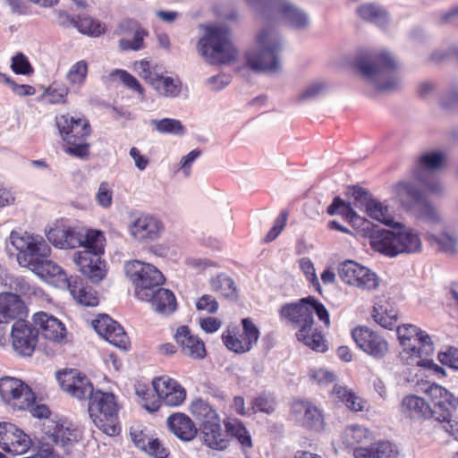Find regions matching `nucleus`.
<instances>
[{"instance_id":"c756f323","label":"nucleus","mask_w":458,"mask_h":458,"mask_svg":"<svg viewBox=\"0 0 458 458\" xmlns=\"http://www.w3.org/2000/svg\"><path fill=\"white\" fill-rule=\"evenodd\" d=\"M140 301L149 302L152 309L162 315L173 313L177 306L174 293L160 286L150 291L146 299H140Z\"/></svg>"},{"instance_id":"338daca9","label":"nucleus","mask_w":458,"mask_h":458,"mask_svg":"<svg viewBox=\"0 0 458 458\" xmlns=\"http://www.w3.org/2000/svg\"><path fill=\"white\" fill-rule=\"evenodd\" d=\"M218 307L219 305L216 300L213 296L208 294L201 296L196 302V309L198 310H204L208 313H216Z\"/></svg>"},{"instance_id":"13d9d810","label":"nucleus","mask_w":458,"mask_h":458,"mask_svg":"<svg viewBox=\"0 0 458 458\" xmlns=\"http://www.w3.org/2000/svg\"><path fill=\"white\" fill-rule=\"evenodd\" d=\"M276 411V402L273 397L267 395H259L253 400L251 405V413L257 411H262L267 414H271Z\"/></svg>"},{"instance_id":"c03bdc74","label":"nucleus","mask_w":458,"mask_h":458,"mask_svg":"<svg viewBox=\"0 0 458 458\" xmlns=\"http://www.w3.org/2000/svg\"><path fill=\"white\" fill-rule=\"evenodd\" d=\"M153 131L160 134L182 136L186 133L185 126L174 118L151 119L148 122Z\"/></svg>"},{"instance_id":"b1692460","label":"nucleus","mask_w":458,"mask_h":458,"mask_svg":"<svg viewBox=\"0 0 458 458\" xmlns=\"http://www.w3.org/2000/svg\"><path fill=\"white\" fill-rule=\"evenodd\" d=\"M96 332L111 344L125 350L129 338L123 328L107 315H100L92 321Z\"/></svg>"},{"instance_id":"0eeeda50","label":"nucleus","mask_w":458,"mask_h":458,"mask_svg":"<svg viewBox=\"0 0 458 458\" xmlns=\"http://www.w3.org/2000/svg\"><path fill=\"white\" fill-rule=\"evenodd\" d=\"M393 191L401 207L417 220L433 228L444 226L445 221L440 212L416 184L398 182Z\"/></svg>"},{"instance_id":"7ed1b4c3","label":"nucleus","mask_w":458,"mask_h":458,"mask_svg":"<svg viewBox=\"0 0 458 458\" xmlns=\"http://www.w3.org/2000/svg\"><path fill=\"white\" fill-rule=\"evenodd\" d=\"M352 67L377 92H392L402 86V64L387 50L361 52L355 57Z\"/></svg>"},{"instance_id":"9b49d317","label":"nucleus","mask_w":458,"mask_h":458,"mask_svg":"<svg viewBox=\"0 0 458 458\" xmlns=\"http://www.w3.org/2000/svg\"><path fill=\"white\" fill-rule=\"evenodd\" d=\"M89 399V413L97 428L109 437L118 435V406L114 395L97 390Z\"/></svg>"},{"instance_id":"f704fd0d","label":"nucleus","mask_w":458,"mask_h":458,"mask_svg":"<svg viewBox=\"0 0 458 458\" xmlns=\"http://www.w3.org/2000/svg\"><path fill=\"white\" fill-rule=\"evenodd\" d=\"M24 313V303L17 293H0V323L3 319H13Z\"/></svg>"},{"instance_id":"79ce46f5","label":"nucleus","mask_w":458,"mask_h":458,"mask_svg":"<svg viewBox=\"0 0 458 458\" xmlns=\"http://www.w3.org/2000/svg\"><path fill=\"white\" fill-rule=\"evenodd\" d=\"M89 64L86 60H79L72 64L66 72L65 80L71 89H81L87 80Z\"/></svg>"},{"instance_id":"f8f14e48","label":"nucleus","mask_w":458,"mask_h":458,"mask_svg":"<svg viewBox=\"0 0 458 458\" xmlns=\"http://www.w3.org/2000/svg\"><path fill=\"white\" fill-rule=\"evenodd\" d=\"M124 272L134 287L137 299H146L150 291L165 281L163 274L152 264L138 259L125 262Z\"/></svg>"},{"instance_id":"9d476101","label":"nucleus","mask_w":458,"mask_h":458,"mask_svg":"<svg viewBox=\"0 0 458 458\" xmlns=\"http://www.w3.org/2000/svg\"><path fill=\"white\" fill-rule=\"evenodd\" d=\"M55 123L67 145L66 152L78 157L88 156L89 145L86 143V139L90 134L89 122L84 118L65 114L57 115Z\"/></svg>"},{"instance_id":"4d7b16f0","label":"nucleus","mask_w":458,"mask_h":458,"mask_svg":"<svg viewBox=\"0 0 458 458\" xmlns=\"http://www.w3.org/2000/svg\"><path fill=\"white\" fill-rule=\"evenodd\" d=\"M326 89V85L321 81H314L305 86L299 93L297 99L301 102L312 100L321 94Z\"/></svg>"},{"instance_id":"a211bd4d","label":"nucleus","mask_w":458,"mask_h":458,"mask_svg":"<svg viewBox=\"0 0 458 458\" xmlns=\"http://www.w3.org/2000/svg\"><path fill=\"white\" fill-rule=\"evenodd\" d=\"M352 337L361 351L374 359L381 360L388 352L387 341L380 334L367 327L354 328L352 331Z\"/></svg>"},{"instance_id":"a878e982","label":"nucleus","mask_w":458,"mask_h":458,"mask_svg":"<svg viewBox=\"0 0 458 458\" xmlns=\"http://www.w3.org/2000/svg\"><path fill=\"white\" fill-rule=\"evenodd\" d=\"M81 227L61 226L50 229L47 240L59 249H75L81 245Z\"/></svg>"},{"instance_id":"774afa93","label":"nucleus","mask_w":458,"mask_h":458,"mask_svg":"<svg viewBox=\"0 0 458 458\" xmlns=\"http://www.w3.org/2000/svg\"><path fill=\"white\" fill-rule=\"evenodd\" d=\"M287 218L288 213L286 211H283L280 214V216L276 219L274 226L266 235L265 240L267 242L274 241L280 234V233L284 230L286 225Z\"/></svg>"},{"instance_id":"aec40b11","label":"nucleus","mask_w":458,"mask_h":458,"mask_svg":"<svg viewBox=\"0 0 458 458\" xmlns=\"http://www.w3.org/2000/svg\"><path fill=\"white\" fill-rule=\"evenodd\" d=\"M57 380L64 392L77 399L89 398L95 392L89 378L75 369L58 373Z\"/></svg>"},{"instance_id":"dca6fc26","label":"nucleus","mask_w":458,"mask_h":458,"mask_svg":"<svg viewBox=\"0 0 458 458\" xmlns=\"http://www.w3.org/2000/svg\"><path fill=\"white\" fill-rule=\"evenodd\" d=\"M338 274L345 284L364 291H373L379 286V278L375 272L352 260L343 262Z\"/></svg>"},{"instance_id":"ea45409f","label":"nucleus","mask_w":458,"mask_h":458,"mask_svg":"<svg viewBox=\"0 0 458 458\" xmlns=\"http://www.w3.org/2000/svg\"><path fill=\"white\" fill-rule=\"evenodd\" d=\"M66 288L79 303L90 307L98 304V298L96 292L89 286H83L81 281L75 279L72 281L70 286Z\"/></svg>"},{"instance_id":"f3484780","label":"nucleus","mask_w":458,"mask_h":458,"mask_svg":"<svg viewBox=\"0 0 458 458\" xmlns=\"http://www.w3.org/2000/svg\"><path fill=\"white\" fill-rule=\"evenodd\" d=\"M242 324V334L236 332L235 328H228L222 335L225 346L236 353L249 352L257 344L259 337V331L250 318H243Z\"/></svg>"},{"instance_id":"5fc2aeb1","label":"nucleus","mask_w":458,"mask_h":458,"mask_svg":"<svg viewBox=\"0 0 458 458\" xmlns=\"http://www.w3.org/2000/svg\"><path fill=\"white\" fill-rule=\"evenodd\" d=\"M428 238L429 241L437 242L439 249L444 252L453 254L458 250V234L455 233H444L439 236L428 233Z\"/></svg>"},{"instance_id":"2eb2a0df","label":"nucleus","mask_w":458,"mask_h":458,"mask_svg":"<svg viewBox=\"0 0 458 458\" xmlns=\"http://www.w3.org/2000/svg\"><path fill=\"white\" fill-rule=\"evenodd\" d=\"M45 429L40 443L45 446H52L55 444L61 446L66 453H69L81 438L80 431L67 420H49Z\"/></svg>"},{"instance_id":"1a4fd4ad","label":"nucleus","mask_w":458,"mask_h":458,"mask_svg":"<svg viewBox=\"0 0 458 458\" xmlns=\"http://www.w3.org/2000/svg\"><path fill=\"white\" fill-rule=\"evenodd\" d=\"M152 386L156 396L149 389L137 390V394L141 395L143 407L148 411H157L161 403L171 407L179 406L186 398L185 389L176 380L167 376L154 378Z\"/></svg>"},{"instance_id":"4468645a","label":"nucleus","mask_w":458,"mask_h":458,"mask_svg":"<svg viewBox=\"0 0 458 458\" xmlns=\"http://www.w3.org/2000/svg\"><path fill=\"white\" fill-rule=\"evenodd\" d=\"M0 397L6 405L17 411L30 408L35 401L30 387L21 379L13 377L0 378Z\"/></svg>"},{"instance_id":"f03ea898","label":"nucleus","mask_w":458,"mask_h":458,"mask_svg":"<svg viewBox=\"0 0 458 458\" xmlns=\"http://www.w3.org/2000/svg\"><path fill=\"white\" fill-rule=\"evenodd\" d=\"M9 243L18 251L17 261L21 267L29 268L40 276L55 278V284L60 288L70 286L72 281L63 268L48 259L51 248L41 235L12 231Z\"/></svg>"},{"instance_id":"864d4df0","label":"nucleus","mask_w":458,"mask_h":458,"mask_svg":"<svg viewBox=\"0 0 458 458\" xmlns=\"http://www.w3.org/2000/svg\"><path fill=\"white\" fill-rule=\"evenodd\" d=\"M76 28L81 33L90 37H98L105 32V26L99 21L88 16L78 17Z\"/></svg>"},{"instance_id":"0e129e2a","label":"nucleus","mask_w":458,"mask_h":458,"mask_svg":"<svg viewBox=\"0 0 458 458\" xmlns=\"http://www.w3.org/2000/svg\"><path fill=\"white\" fill-rule=\"evenodd\" d=\"M309 375L313 381L321 386H327L335 381V374L325 369H310Z\"/></svg>"},{"instance_id":"393cba45","label":"nucleus","mask_w":458,"mask_h":458,"mask_svg":"<svg viewBox=\"0 0 458 458\" xmlns=\"http://www.w3.org/2000/svg\"><path fill=\"white\" fill-rule=\"evenodd\" d=\"M38 335L40 333L46 339L59 342L65 336V327L56 318L45 312H38L33 317Z\"/></svg>"},{"instance_id":"603ef678","label":"nucleus","mask_w":458,"mask_h":458,"mask_svg":"<svg viewBox=\"0 0 458 458\" xmlns=\"http://www.w3.org/2000/svg\"><path fill=\"white\" fill-rule=\"evenodd\" d=\"M133 69L151 87L162 73L161 68L147 60L135 62Z\"/></svg>"},{"instance_id":"680f3d73","label":"nucleus","mask_w":458,"mask_h":458,"mask_svg":"<svg viewBox=\"0 0 458 458\" xmlns=\"http://www.w3.org/2000/svg\"><path fill=\"white\" fill-rule=\"evenodd\" d=\"M112 75L117 77L129 89L143 95V89L139 81L126 71L115 70Z\"/></svg>"},{"instance_id":"a19ab883","label":"nucleus","mask_w":458,"mask_h":458,"mask_svg":"<svg viewBox=\"0 0 458 458\" xmlns=\"http://www.w3.org/2000/svg\"><path fill=\"white\" fill-rule=\"evenodd\" d=\"M331 394L335 400L342 402L351 411H360L364 408L362 398L345 386L336 384L334 386Z\"/></svg>"},{"instance_id":"f257e3e1","label":"nucleus","mask_w":458,"mask_h":458,"mask_svg":"<svg viewBox=\"0 0 458 458\" xmlns=\"http://www.w3.org/2000/svg\"><path fill=\"white\" fill-rule=\"evenodd\" d=\"M327 213L331 216H344L357 230L369 237L374 250L386 256L396 257L399 254H414L422 250L421 238L415 229L395 223L392 226L393 231L376 230L372 223L358 216L350 205L338 197L327 208Z\"/></svg>"},{"instance_id":"37998d69","label":"nucleus","mask_w":458,"mask_h":458,"mask_svg":"<svg viewBox=\"0 0 458 458\" xmlns=\"http://www.w3.org/2000/svg\"><path fill=\"white\" fill-rule=\"evenodd\" d=\"M358 15L369 22L375 23L377 26H385L388 20V14L381 6L366 3L357 8Z\"/></svg>"},{"instance_id":"c85d7f7f","label":"nucleus","mask_w":458,"mask_h":458,"mask_svg":"<svg viewBox=\"0 0 458 458\" xmlns=\"http://www.w3.org/2000/svg\"><path fill=\"white\" fill-rule=\"evenodd\" d=\"M166 425L174 436L184 442L192 440L198 433V428L192 420L182 412H175L168 416Z\"/></svg>"},{"instance_id":"6ab92c4d","label":"nucleus","mask_w":458,"mask_h":458,"mask_svg":"<svg viewBox=\"0 0 458 458\" xmlns=\"http://www.w3.org/2000/svg\"><path fill=\"white\" fill-rule=\"evenodd\" d=\"M30 437L10 422L0 423V447L13 455H21L31 446Z\"/></svg>"},{"instance_id":"39448f33","label":"nucleus","mask_w":458,"mask_h":458,"mask_svg":"<svg viewBox=\"0 0 458 458\" xmlns=\"http://www.w3.org/2000/svg\"><path fill=\"white\" fill-rule=\"evenodd\" d=\"M285 41L274 28L262 29L255 45L245 54L247 65L254 72L276 73L282 68L281 54Z\"/></svg>"},{"instance_id":"4be33fe9","label":"nucleus","mask_w":458,"mask_h":458,"mask_svg":"<svg viewBox=\"0 0 458 458\" xmlns=\"http://www.w3.org/2000/svg\"><path fill=\"white\" fill-rule=\"evenodd\" d=\"M353 197L356 207L364 208L367 215L390 227L394 226V221L389 213L388 208L378 200L373 199L364 189L355 188Z\"/></svg>"},{"instance_id":"09e8293b","label":"nucleus","mask_w":458,"mask_h":458,"mask_svg":"<svg viewBox=\"0 0 458 458\" xmlns=\"http://www.w3.org/2000/svg\"><path fill=\"white\" fill-rule=\"evenodd\" d=\"M213 291L221 293L227 299L234 300L237 297L236 285L233 280L225 274H219L210 279Z\"/></svg>"},{"instance_id":"473e14b6","label":"nucleus","mask_w":458,"mask_h":458,"mask_svg":"<svg viewBox=\"0 0 458 458\" xmlns=\"http://www.w3.org/2000/svg\"><path fill=\"white\" fill-rule=\"evenodd\" d=\"M418 167L431 171L444 170L448 167L449 157L444 149H432L420 154L415 161Z\"/></svg>"},{"instance_id":"72a5a7b5","label":"nucleus","mask_w":458,"mask_h":458,"mask_svg":"<svg viewBox=\"0 0 458 458\" xmlns=\"http://www.w3.org/2000/svg\"><path fill=\"white\" fill-rule=\"evenodd\" d=\"M134 445L155 458H166L169 451L157 438L148 437L142 432L131 434Z\"/></svg>"},{"instance_id":"cd10ccee","label":"nucleus","mask_w":458,"mask_h":458,"mask_svg":"<svg viewBox=\"0 0 458 458\" xmlns=\"http://www.w3.org/2000/svg\"><path fill=\"white\" fill-rule=\"evenodd\" d=\"M291 414L307 428H318L322 422L320 411L307 401L297 400L292 403Z\"/></svg>"},{"instance_id":"4c0bfd02","label":"nucleus","mask_w":458,"mask_h":458,"mask_svg":"<svg viewBox=\"0 0 458 458\" xmlns=\"http://www.w3.org/2000/svg\"><path fill=\"white\" fill-rule=\"evenodd\" d=\"M425 393L435 403L436 410H439L438 412H444L445 410H449L448 406H457L458 398H455L452 393L441 386L430 384L425 389Z\"/></svg>"},{"instance_id":"8fccbe9b","label":"nucleus","mask_w":458,"mask_h":458,"mask_svg":"<svg viewBox=\"0 0 458 458\" xmlns=\"http://www.w3.org/2000/svg\"><path fill=\"white\" fill-rule=\"evenodd\" d=\"M147 35L145 30L137 27L119 40V47L123 51H139L144 48V38Z\"/></svg>"},{"instance_id":"c9c22d12","label":"nucleus","mask_w":458,"mask_h":458,"mask_svg":"<svg viewBox=\"0 0 458 458\" xmlns=\"http://www.w3.org/2000/svg\"><path fill=\"white\" fill-rule=\"evenodd\" d=\"M279 10L285 22L291 27L297 30H304L309 27L310 18L303 10L286 1L281 3Z\"/></svg>"},{"instance_id":"5701e85b","label":"nucleus","mask_w":458,"mask_h":458,"mask_svg":"<svg viewBox=\"0 0 458 458\" xmlns=\"http://www.w3.org/2000/svg\"><path fill=\"white\" fill-rule=\"evenodd\" d=\"M163 224L156 217L143 215L135 218L128 226L130 235L140 242H150L158 239Z\"/></svg>"},{"instance_id":"412c9836","label":"nucleus","mask_w":458,"mask_h":458,"mask_svg":"<svg viewBox=\"0 0 458 458\" xmlns=\"http://www.w3.org/2000/svg\"><path fill=\"white\" fill-rule=\"evenodd\" d=\"M12 344L21 356H30L37 344L38 332L27 321L19 319L12 327Z\"/></svg>"},{"instance_id":"20e7f679","label":"nucleus","mask_w":458,"mask_h":458,"mask_svg":"<svg viewBox=\"0 0 458 458\" xmlns=\"http://www.w3.org/2000/svg\"><path fill=\"white\" fill-rule=\"evenodd\" d=\"M326 327L330 326V317L326 307L312 297L302 298L299 302L285 304L280 314L298 329L297 339L310 349L324 352L327 346L324 335L314 327L313 313Z\"/></svg>"},{"instance_id":"ddd939ff","label":"nucleus","mask_w":458,"mask_h":458,"mask_svg":"<svg viewBox=\"0 0 458 458\" xmlns=\"http://www.w3.org/2000/svg\"><path fill=\"white\" fill-rule=\"evenodd\" d=\"M396 332L403 346L401 358L406 364L419 353L426 354V357H430L433 354V342L425 331L413 325L407 324L397 327Z\"/></svg>"},{"instance_id":"49530a36","label":"nucleus","mask_w":458,"mask_h":458,"mask_svg":"<svg viewBox=\"0 0 458 458\" xmlns=\"http://www.w3.org/2000/svg\"><path fill=\"white\" fill-rule=\"evenodd\" d=\"M152 88L161 96L165 98H175L179 96L182 89V83L179 79L170 76H164L162 73L154 82Z\"/></svg>"},{"instance_id":"58836bf2","label":"nucleus","mask_w":458,"mask_h":458,"mask_svg":"<svg viewBox=\"0 0 458 458\" xmlns=\"http://www.w3.org/2000/svg\"><path fill=\"white\" fill-rule=\"evenodd\" d=\"M373 434L367 428L352 425L347 427L343 434V444L346 447H354L357 445H366L372 441Z\"/></svg>"},{"instance_id":"6e6d98bb","label":"nucleus","mask_w":458,"mask_h":458,"mask_svg":"<svg viewBox=\"0 0 458 458\" xmlns=\"http://www.w3.org/2000/svg\"><path fill=\"white\" fill-rule=\"evenodd\" d=\"M432 417L441 423L442 428L447 434L458 441V421L452 420L449 410H445L444 412H438L437 410H434Z\"/></svg>"},{"instance_id":"3c124183","label":"nucleus","mask_w":458,"mask_h":458,"mask_svg":"<svg viewBox=\"0 0 458 458\" xmlns=\"http://www.w3.org/2000/svg\"><path fill=\"white\" fill-rule=\"evenodd\" d=\"M227 437H231L238 440L242 448H250L252 445L251 438L245 427L238 420H229L225 423Z\"/></svg>"},{"instance_id":"6e6552de","label":"nucleus","mask_w":458,"mask_h":458,"mask_svg":"<svg viewBox=\"0 0 458 458\" xmlns=\"http://www.w3.org/2000/svg\"><path fill=\"white\" fill-rule=\"evenodd\" d=\"M198 52L210 64H230L238 55L225 26H209L198 42Z\"/></svg>"},{"instance_id":"bb28decb","label":"nucleus","mask_w":458,"mask_h":458,"mask_svg":"<svg viewBox=\"0 0 458 458\" xmlns=\"http://www.w3.org/2000/svg\"><path fill=\"white\" fill-rule=\"evenodd\" d=\"M174 338L184 355L194 360L205 357L206 349L203 341L191 335L188 327L182 326L178 327Z\"/></svg>"},{"instance_id":"e433bc0d","label":"nucleus","mask_w":458,"mask_h":458,"mask_svg":"<svg viewBox=\"0 0 458 458\" xmlns=\"http://www.w3.org/2000/svg\"><path fill=\"white\" fill-rule=\"evenodd\" d=\"M355 458H397L396 448L389 442L382 441L372 445L369 448L354 449Z\"/></svg>"},{"instance_id":"de8ad7c7","label":"nucleus","mask_w":458,"mask_h":458,"mask_svg":"<svg viewBox=\"0 0 458 458\" xmlns=\"http://www.w3.org/2000/svg\"><path fill=\"white\" fill-rule=\"evenodd\" d=\"M407 182L416 184L424 194L428 192V194L438 195L443 193L445 189L436 174H420L416 180L408 181Z\"/></svg>"},{"instance_id":"052dcab7","label":"nucleus","mask_w":458,"mask_h":458,"mask_svg":"<svg viewBox=\"0 0 458 458\" xmlns=\"http://www.w3.org/2000/svg\"><path fill=\"white\" fill-rule=\"evenodd\" d=\"M67 93V89L49 87L42 94V99L48 104H61L65 102Z\"/></svg>"},{"instance_id":"69168bd1","label":"nucleus","mask_w":458,"mask_h":458,"mask_svg":"<svg viewBox=\"0 0 458 458\" xmlns=\"http://www.w3.org/2000/svg\"><path fill=\"white\" fill-rule=\"evenodd\" d=\"M438 360L443 365L458 370V349L450 347L445 352H439Z\"/></svg>"},{"instance_id":"7c9ffc66","label":"nucleus","mask_w":458,"mask_h":458,"mask_svg":"<svg viewBox=\"0 0 458 458\" xmlns=\"http://www.w3.org/2000/svg\"><path fill=\"white\" fill-rule=\"evenodd\" d=\"M200 437L205 445L208 447L223 451L230 445V438L227 437L225 430H223L221 422L200 425Z\"/></svg>"},{"instance_id":"423d86ee","label":"nucleus","mask_w":458,"mask_h":458,"mask_svg":"<svg viewBox=\"0 0 458 458\" xmlns=\"http://www.w3.org/2000/svg\"><path fill=\"white\" fill-rule=\"evenodd\" d=\"M81 245L84 250L72 254L77 269L91 282L98 283L106 276V263L101 259L106 245L102 231L81 227Z\"/></svg>"},{"instance_id":"e2e57ef3","label":"nucleus","mask_w":458,"mask_h":458,"mask_svg":"<svg viewBox=\"0 0 458 458\" xmlns=\"http://www.w3.org/2000/svg\"><path fill=\"white\" fill-rule=\"evenodd\" d=\"M407 365L423 367L433 370L437 374L445 375L444 369L434 363V361L428 359V357H426V354L419 353L415 358H412L411 360H409Z\"/></svg>"},{"instance_id":"bf43d9fd","label":"nucleus","mask_w":458,"mask_h":458,"mask_svg":"<svg viewBox=\"0 0 458 458\" xmlns=\"http://www.w3.org/2000/svg\"><path fill=\"white\" fill-rule=\"evenodd\" d=\"M11 68L16 74L29 75L33 72L28 58L21 53L12 57Z\"/></svg>"},{"instance_id":"a18cd8bd","label":"nucleus","mask_w":458,"mask_h":458,"mask_svg":"<svg viewBox=\"0 0 458 458\" xmlns=\"http://www.w3.org/2000/svg\"><path fill=\"white\" fill-rule=\"evenodd\" d=\"M191 413L200 421V425L206 423L214 424L221 422L220 417L216 411L212 408L207 402L198 399L192 402L191 405Z\"/></svg>"},{"instance_id":"2f4dec72","label":"nucleus","mask_w":458,"mask_h":458,"mask_svg":"<svg viewBox=\"0 0 458 458\" xmlns=\"http://www.w3.org/2000/svg\"><path fill=\"white\" fill-rule=\"evenodd\" d=\"M401 413L407 419L420 420L432 416L431 410L426 401L417 395L405 396L401 403Z\"/></svg>"}]
</instances>
